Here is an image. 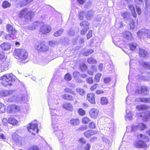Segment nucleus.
<instances>
[{
	"label": "nucleus",
	"instance_id": "f03ea898",
	"mask_svg": "<svg viewBox=\"0 0 150 150\" xmlns=\"http://www.w3.org/2000/svg\"><path fill=\"white\" fill-rule=\"evenodd\" d=\"M15 53L18 57L19 62L24 63H25L28 62L27 61H25L28 56V52L25 50L17 49L15 51Z\"/></svg>",
	"mask_w": 150,
	"mask_h": 150
},
{
	"label": "nucleus",
	"instance_id": "4468645a",
	"mask_svg": "<svg viewBox=\"0 0 150 150\" xmlns=\"http://www.w3.org/2000/svg\"><path fill=\"white\" fill-rule=\"evenodd\" d=\"M13 91L11 90H4L0 91V97H4L9 95L12 94L13 93Z\"/></svg>",
	"mask_w": 150,
	"mask_h": 150
},
{
	"label": "nucleus",
	"instance_id": "13d9d810",
	"mask_svg": "<svg viewBox=\"0 0 150 150\" xmlns=\"http://www.w3.org/2000/svg\"><path fill=\"white\" fill-rule=\"evenodd\" d=\"M12 137L14 141H16L17 140L18 138V135L17 134V131L13 134Z\"/></svg>",
	"mask_w": 150,
	"mask_h": 150
},
{
	"label": "nucleus",
	"instance_id": "a878e982",
	"mask_svg": "<svg viewBox=\"0 0 150 150\" xmlns=\"http://www.w3.org/2000/svg\"><path fill=\"white\" fill-rule=\"evenodd\" d=\"M135 127H136L137 129H138L139 130H143L146 128V125L143 123H141L137 126H133L132 129H134V128Z\"/></svg>",
	"mask_w": 150,
	"mask_h": 150
},
{
	"label": "nucleus",
	"instance_id": "412c9836",
	"mask_svg": "<svg viewBox=\"0 0 150 150\" xmlns=\"http://www.w3.org/2000/svg\"><path fill=\"white\" fill-rule=\"evenodd\" d=\"M136 102L150 103V98H137L135 99Z\"/></svg>",
	"mask_w": 150,
	"mask_h": 150
},
{
	"label": "nucleus",
	"instance_id": "de8ad7c7",
	"mask_svg": "<svg viewBox=\"0 0 150 150\" xmlns=\"http://www.w3.org/2000/svg\"><path fill=\"white\" fill-rule=\"evenodd\" d=\"M5 111V107L4 105L1 103H0V113L4 112Z\"/></svg>",
	"mask_w": 150,
	"mask_h": 150
},
{
	"label": "nucleus",
	"instance_id": "c9c22d12",
	"mask_svg": "<svg viewBox=\"0 0 150 150\" xmlns=\"http://www.w3.org/2000/svg\"><path fill=\"white\" fill-rule=\"evenodd\" d=\"M52 128L54 132H58V131L60 130L59 129V127H58V123H55L54 125L53 124H52Z\"/></svg>",
	"mask_w": 150,
	"mask_h": 150
},
{
	"label": "nucleus",
	"instance_id": "6ab92c4d",
	"mask_svg": "<svg viewBox=\"0 0 150 150\" xmlns=\"http://www.w3.org/2000/svg\"><path fill=\"white\" fill-rule=\"evenodd\" d=\"M63 108L67 110L70 111H73V108L72 105L70 103H66L63 104Z\"/></svg>",
	"mask_w": 150,
	"mask_h": 150
},
{
	"label": "nucleus",
	"instance_id": "c85d7f7f",
	"mask_svg": "<svg viewBox=\"0 0 150 150\" xmlns=\"http://www.w3.org/2000/svg\"><path fill=\"white\" fill-rule=\"evenodd\" d=\"M80 122L79 119H72L70 120V124L73 126H76L78 125Z\"/></svg>",
	"mask_w": 150,
	"mask_h": 150
},
{
	"label": "nucleus",
	"instance_id": "ea45409f",
	"mask_svg": "<svg viewBox=\"0 0 150 150\" xmlns=\"http://www.w3.org/2000/svg\"><path fill=\"white\" fill-rule=\"evenodd\" d=\"M56 134L59 140H61L63 137V134L62 131L61 130H59V131H58V132H57Z\"/></svg>",
	"mask_w": 150,
	"mask_h": 150
},
{
	"label": "nucleus",
	"instance_id": "49530a36",
	"mask_svg": "<svg viewBox=\"0 0 150 150\" xmlns=\"http://www.w3.org/2000/svg\"><path fill=\"white\" fill-rule=\"evenodd\" d=\"M33 0H26L23 1L22 2H21L20 3L21 5V6H24L28 4L29 3Z\"/></svg>",
	"mask_w": 150,
	"mask_h": 150
},
{
	"label": "nucleus",
	"instance_id": "f704fd0d",
	"mask_svg": "<svg viewBox=\"0 0 150 150\" xmlns=\"http://www.w3.org/2000/svg\"><path fill=\"white\" fill-rule=\"evenodd\" d=\"M80 26L84 28L89 29V23L86 21H83L80 23Z\"/></svg>",
	"mask_w": 150,
	"mask_h": 150
},
{
	"label": "nucleus",
	"instance_id": "e2e57ef3",
	"mask_svg": "<svg viewBox=\"0 0 150 150\" xmlns=\"http://www.w3.org/2000/svg\"><path fill=\"white\" fill-rule=\"evenodd\" d=\"M78 112L81 115H83L85 113V111L82 108H80L78 110Z\"/></svg>",
	"mask_w": 150,
	"mask_h": 150
},
{
	"label": "nucleus",
	"instance_id": "37998d69",
	"mask_svg": "<svg viewBox=\"0 0 150 150\" xmlns=\"http://www.w3.org/2000/svg\"><path fill=\"white\" fill-rule=\"evenodd\" d=\"M63 31V30L62 29H60L59 30L54 33V36L55 37H57L60 35L62 34Z\"/></svg>",
	"mask_w": 150,
	"mask_h": 150
},
{
	"label": "nucleus",
	"instance_id": "a211bd4d",
	"mask_svg": "<svg viewBox=\"0 0 150 150\" xmlns=\"http://www.w3.org/2000/svg\"><path fill=\"white\" fill-rule=\"evenodd\" d=\"M52 124L54 125L55 123L58 122V121L60 119V117L59 115H53L51 116Z\"/></svg>",
	"mask_w": 150,
	"mask_h": 150
},
{
	"label": "nucleus",
	"instance_id": "7ed1b4c3",
	"mask_svg": "<svg viewBox=\"0 0 150 150\" xmlns=\"http://www.w3.org/2000/svg\"><path fill=\"white\" fill-rule=\"evenodd\" d=\"M18 16L20 18L24 17L26 21H28L31 20L34 14L32 11H28L27 9L25 8L19 12Z\"/></svg>",
	"mask_w": 150,
	"mask_h": 150
},
{
	"label": "nucleus",
	"instance_id": "b1692460",
	"mask_svg": "<svg viewBox=\"0 0 150 150\" xmlns=\"http://www.w3.org/2000/svg\"><path fill=\"white\" fill-rule=\"evenodd\" d=\"M139 53V55L141 57H144L146 59L148 57V54L147 52L144 50L141 49H140Z\"/></svg>",
	"mask_w": 150,
	"mask_h": 150
},
{
	"label": "nucleus",
	"instance_id": "6e6552de",
	"mask_svg": "<svg viewBox=\"0 0 150 150\" xmlns=\"http://www.w3.org/2000/svg\"><path fill=\"white\" fill-rule=\"evenodd\" d=\"M20 107L16 105H9L7 108V111L9 113H14L20 111Z\"/></svg>",
	"mask_w": 150,
	"mask_h": 150
},
{
	"label": "nucleus",
	"instance_id": "8fccbe9b",
	"mask_svg": "<svg viewBox=\"0 0 150 150\" xmlns=\"http://www.w3.org/2000/svg\"><path fill=\"white\" fill-rule=\"evenodd\" d=\"M102 76V74L98 73L95 77V80L96 82H98L100 80V78Z\"/></svg>",
	"mask_w": 150,
	"mask_h": 150
},
{
	"label": "nucleus",
	"instance_id": "0eeeda50",
	"mask_svg": "<svg viewBox=\"0 0 150 150\" xmlns=\"http://www.w3.org/2000/svg\"><path fill=\"white\" fill-rule=\"evenodd\" d=\"M44 42H38L34 45L35 49L41 51L45 52L48 49V47L44 43Z\"/></svg>",
	"mask_w": 150,
	"mask_h": 150
},
{
	"label": "nucleus",
	"instance_id": "864d4df0",
	"mask_svg": "<svg viewBox=\"0 0 150 150\" xmlns=\"http://www.w3.org/2000/svg\"><path fill=\"white\" fill-rule=\"evenodd\" d=\"M88 62L90 64H96V61L93 58H89L87 60Z\"/></svg>",
	"mask_w": 150,
	"mask_h": 150
},
{
	"label": "nucleus",
	"instance_id": "0e129e2a",
	"mask_svg": "<svg viewBox=\"0 0 150 150\" xmlns=\"http://www.w3.org/2000/svg\"><path fill=\"white\" fill-rule=\"evenodd\" d=\"M84 13V12L83 11H81L80 12L78 17L80 20H82L83 19Z\"/></svg>",
	"mask_w": 150,
	"mask_h": 150
},
{
	"label": "nucleus",
	"instance_id": "2f4dec72",
	"mask_svg": "<svg viewBox=\"0 0 150 150\" xmlns=\"http://www.w3.org/2000/svg\"><path fill=\"white\" fill-rule=\"evenodd\" d=\"M93 13L94 12L93 11L91 10L89 11L86 13V18L88 20H90L93 16Z\"/></svg>",
	"mask_w": 150,
	"mask_h": 150
},
{
	"label": "nucleus",
	"instance_id": "aec40b11",
	"mask_svg": "<svg viewBox=\"0 0 150 150\" xmlns=\"http://www.w3.org/2000/svg\"><path fill=\"white\" fill-rule=\"evenodd\" d=\"M126 115L125 119L126 121H129L132 119V117L134 116L133 113L129 110L126 109Z\"/></svg>",
	"mask_w": 150,
	"mask_h": 150
},
{
	"label": "nucleus",
	"instance_id": "052dcab7",
	"mask_svg": "<svg viewBox=\"0 0 150 150\" xmlns=\"http://www.w3.org/2000/svg\"><path fill=\"white\" fill-rule=\"evenodd\" d=\"M94 52V51L91 49H89L87 51L85 52L84 54L85 56H88L91 54V53H93Z\"/></svg>",
	"mask_w": 150,
	"mask_h": 150
},
{
	"label": "nucleus",
	"instance_id": "9d476101",
	"mask_svg": "<svg viewBox=\"0 0 150 150\" xmlns=\"http://www.w3.org/2000/svg\"><path fill=\"white\" fill-rule=\"evenodd\" d=\"M149 88L145 86H142L140 89H137L136 90V92L138 94H140L143 95H146L149 94Z\"/></svg>",
	"mask_w": 150,
	"mask_h": 150
},
{
	"label": "nucleus",
	"instance_id": "a19ab883",
	"mask_svg": "<svg viewBox=\"0 0 150 150\" xmlns=\"http://www.w3.org/2000/svg\"><path fill=\"white\" fill-rule=\"evenodd\" d=\"M143 66L146 69L150 70V62H144L143 63Z\"/></svg>",
	"mask_w": 150,
	"mask_h": 150
},
{
	"label": "nucleus",
	"instance_id": "5fc2aeb1",
	"mask_svg": "<svg viewBox=\"0 0 150 150\" xmlns=\"http://www.w3.org/2000/svg\"><path fill=\"white\" fill-rule=\"evenodd\" d=\"M65 93H69L73 95H75V92L69 88H66L64 90Z\"/></svg>",
	"mask_w": 150,
	"mask_h": 150
},
{
	"label": "nucleus",
	"instance_id": "f3484780",
	"mask_svg": "<svg viewBox=\"0 0 150 150\" xmlns=\"http://www.w3.org/2000/svg\"><path fill=\"white\" fill-rule=\"evenodd\" d=\"M6 28L8 32L12 35H14L16 33L15 29L10 24L7 25Z\"/></svg>",
	"mask_w": 150,
	"mask_h": 150
},
{
	"label": "nucleus",
	"instance_id": "72a5a7b5",
	"mask_svg": "<svg viewBox=\"0 0 150 150\" xmlns=\"http://www.w3.org/2000/svg\"><path fill=\"white\" fill-rule=\"evenodd\" d=\"M75 31L76 32L79 31V29L78 28H76L75 30L71 29L69 30L68 32L69 34L71 36H73L75 35Z\"/></svg>",
	"mask_w": 150,
	"mask_h": 150
},
{
	"label": "nucleus",
	"instance_id": "f8f14e48",
	"mask_svg": "<svg viewBox=\"0 0 150 150\" xmlns=\"http://www.w3.org/2000/svg\"><path fill=\"white\" fill-rule=\"evenodd\" d=\"M24 97L23 95H20L18 97L17 96H13L9 98L8 100L9 102H12L16 101H21L24 100Z\"/></svg>",
	"mask_w": 150,
	"mask_h": 150
},
{
	"label": "nucleus",
	"instance_id": "20e7f679",
	"mask_svg": "<svg viewBox=\"0 0 150 150\" xmlns=\"http://www.w3.org/2000/svg\"><path fill=\"white\" fill-rule=\"evenodd\" d=\"M48 102L49 106L57 107L59 103L58 97L53 94L49 95L48 96Z\"/></svg>",
	"mask_w": 150,
	"mask_h": 150
},
{
	"label": "nucleus",
	"instance_id": "e433bc0d",
	"mask_svg": "<svg viewBox=\"0 0 150 150\" xmlns=\"http://www.w3.org/2000/svg\"><path fill=\"white\" fill-rule=\"evenodd\" d=\"M144 118L145 119V121H147L150 118V110L144 112Z\"/></svg>",
	"mask_w": 150,
	"mask_h": 150
},
{
	"label": "nucleus",
	"instance_id": "cd10ccee",
	"mask_svg": "<svg viewBox=\"0 0 150 150\" xmlns=\"http://www.w3.org/2000/svg\"><path fill=\"white\" fill-rule=\"evenodd\" d=\"M63 98L64 99L67 100L72 101L74 100V98L72 96L67 94L63 95Z\"/></svg>",
	"mask_w": 150,
	"mask_h": 150
},
{
	"label": "nucleus",
	"instance_id": "3c124183",
	"mask_svg": "<svg viewBox=\"0 0 150 150\" xmlns=\"http://www.w3.org/2000/svg\"><path fill=\"white\" fill-rule=\"evenodd\" d=\"M90 121L89 118L87 117H84L82 119V122L84 124H87Z\"/></svg>",
	"mask_w": 150,
	"mask_h": 150
},
{
	"label": "nucleus",
	"instance_id": "4be33fe9",
	"mask_svg": "<svg viewBox=\"0 0 150 150\" xmlns=\"http://www.w3.org/2000/svg\"><path fill=\"white\" fill-rule=\"evenodd\" d=\"M97 132L92 130H89L85 132L84 133L85 137L87 138H89L90 137L94 134H96Z\"/></svg>",
	"mask_w": 150,
	"mask_h": 150
},
{
	"label": "nucleus",
	"instance_id": "680f3d73",
	"mask_svg": "<svg viewBox=\"0 0 150 150\" xmlns=\"http://www.w3.org/2000/svg\"><path fill=\"white\" fill-rule=\"evenodd\" d=\"M28 150H40L38 147L36 146L33 145L30 147Z\"/></svg>",
	"mask_w": 150,
	"mask_h": 150
},
{
	"label": "nucleus",
	"instance_id": "39448f33",
	"mask_svg": "<svg viewBox=\"0 0 150 150\" xmlns=\"http://www.w3.org/2000/svg\"><path fill=\"white\" fill-rule=\"evenodd\" d=\"M7 58V56H6L3 50H0V61L1 62H3V65H1V66L0 67L1 68V69H0V72H1L5 71L8 65V63H6L5 61Z\"/></svg>",
	"mask_w": 150,
	"mask_h": 150
},
{
	"label": "nucleus",
	"instance_id": "6e6d98bb",
	"mask_svg": "<svg viewBox=\"0 0 150 150\" xmlns=\"http://www.w3.org/2000/svg\"><path fill=\"white\" fill-rule=\"evenodd\" d=\"M145 35L147 37V38L150 39V30H146L144 31V32Z\"/></svg>",
	"mask_w": 150,
	"mask_h": 150
},
{
	"label": "nucleus",
	"instance_id": "1a4fd4ad",
	"mask_svg": "<svg viewBox=\"0 0 150 150\" xmlns=\"http://www.w3.org/2000/svg\"><path fill=\"white\" fill-rule=\"evenodd\" d=\"M99 113V111L97 109L93 108L89 111V116L92 119H96L98 117Z\"/></svg>",
	"mask_w": 150,
	"mask_h": 150
},
{
	"label": "nucleus",
	"instance_id": "9b49d317",
	"mask_svg": "<svg viewBox=\"0 0 150 150\" xmlns=\"http://www.w3.org/2000/svg\"><path fill=\"white\" fill-rule=\"evenodd\" d=\"M51 28L50 25H45L42 26L40 29V32L43 34H46L51 31Z\"/></svg>",
	"mask_w": 150,
	"mask_h": 150
},
{
	"label": "nucleus",
	"instance_id": "c756f323",
	"mask_svg": "<svg viewBox=\"0 0 150 150\" xmlns=\"http://www.w3.org/2000/svg\"><path fill=\"white\" fill-rule=\"evenodd\" d=\"M110 125L104 127V129L106 130L108 132H112L113 131L114 129V125L112 123H110Z\"/></svg>",
	"mask_w": 150,
	"mask_h": 150
},
{
	"label": "nucleus",
	"instance_id": "69168bd1",
	"mask_svg": "<svg viewBox=\"0 0 150 150\" xmlns=\"http://www.w3.org/2000/svg\"><path fill=\"white\" fill-rule=\"evenodd\" d=\"M130 27L131 29H134L135 27L134 22L133 20L130 23Z\"/></svg>",
	"mask_w": 150,
	"mask_h": 150
},
{
	"label": "nucleus",
	"instance_id": "5701e85b",
	"mask_svg": "<svg viewBox=\"0 0 150 150\" xmlns=\"http://www.w3.org/2000/svg\"><path fill=\"white\" fill-rule=\"evenodd\" d=\"M136 107L137 109L141 110H144L150 108L149 106L146 105H137Z\"/></svg>",
	"mask_w": 150,
	"mask_h": 150
},
{
	"label": "nucleus",
	"instance_id": "dca6fc26",
	"mask_svg": "<svg viewBox=\"0 0 150 150\" xmlns=\"http://www.w3.org/2000/svg\"><path fill=\"white\" fill-rule=\"evenodd\" d=\"M87 100L91 103L94 104L96 103L95 95L93 93L88 94L87 96Z\"/></svg>",
	"mask_w": 150,
	"mask_h": 150
},
{
	"label": "nucleus",
	"instance_id": "473e14b6",
	"mask_svg": "<svg viewBox=\"0 0 150 150\" xmlns=\"http://www.w3.org/2000/svg\"><path fill=\"white\" fill-rule=\"evenodd\" d=\"M8 122L13 125H16L18 121L14 118L12 117L9 118L8 120Z\"/></svg>",
	"mask_w": 150,
	"mask_h": 150
},
{
	"label": "nucleus",
	"instance_id": "603ef678",
	"mask_svg": "<svg viewBox=\"0 0 150 150\" xmlns=\"http://www.w3.org/2000/svg\"><path fill=\"white\" fill-rule=\"evenodd\" d=\"M65 79L67 81H70L71 79V76L69 73H67L65 76Z\"/></svg>",
	"mask_w": 150,
	"mask_h": 150
},
{
	"label": "nucleus",
	"instance_id": "4d7b16f0",
	"mask_svg": "<svg viewBox=\"0 0 150 150\" xmlns=\"http://www.w3.org/2000/svg\"><path fill=\"white\" fill-rule=\"evenodd\" d=\"M80 68L82 71H85L87 68V66L84 64H82L80 66Z\"/></svg>",
	"mask_w": 150,
	"mask_h": 150
},
{
	"label": "nucleus",
	"instance_id": "4c0bfd02",
	"mask_svg": "<svg viewBox=\"0 0 150 150\" xmlns=\"http://www.w3.org/2000/svg\"><path fill=\"white\" fill-rule=\"evenodd\" d=\"M108 103L107 99L105 97H102L100 99V103L102 105H105Z\"/></svg>",
	"mask_w": 150,
	"mask_h": 150
},
{
	"label": "nucleus",
	"instance_id": "7c9ffc66",
	"mask_svg": "<svg viewBox=\"0 0 150 150\" xmlns=\"http://www.w3.org/2000/svg\"><path fill=\"white\" fill-rule=\"evenodd\" d=\"M124 37L126 39L130 40L132 38V35L130 32H126L123 34Z\"/></svg>",
	"mask_w": 150,
	"mask_h": 150
},
{
	"label": "nucleus",
	"instance_id": "423d86ee",
	"mask_svg": "<svg viewBox=\"0 0 150 150\" xmlns=\"http://www.w3.org/2000/svg\"><path fill=\"white\" fill-rule=\"evenodd\" d=\"M27 128L28 131L31 133L33 135H35L36 133H38L39 131L37 124L34 123L33 122H32L29 125L28 124L27 125Z\"/></svg>",
	"mask_w": 150,
	"mask_h": 150
},
{
	"label": "nucleus",
	"instance_id": "393cba45",
	"mask_svg": "<svg viewBox=\"0 0 150 150\" xmlns=\"http://www.w3.org/2000/svg\"><path fill=\"white\" fill-rule=\"evenodd\" d=\"M1 47L3 50H6L10 48L11 45L9 43L4 42L1 45Z\"/></svg>",
	"mask_w": 150,
	"mask_h": 150
},
{
	"label": "nucleus",
	"instance_id": "f257e3e1",
	"mask_svg": "<svg viewBox=\"0 0 150 150\" xmlns=\"http://www.w3.org/2000/svg\"><path fill=\"white\" fill-rule=\"evenodd\" d=\"M13 75L12 74H7L2 77L1 79L2 85L6 87L11 86L12 85L13 83L15 81L13 78Z\"/></svg>",
	"mask_w": 150,
	"mask_h": 150
},
{
	"label": "nucleus",
	"instance_id": "774afa93",
	"mask_svg": "<svg viewBox=\"0 0 150 150\" xmlns=\"http://www.w3.org/2000/svg\"><path fill=\"white\" fill-rule=\"evenodd\" d=\"M86 82L89 84H91L93 83V81L92 77H89L86 79Z\"/></svg>",
	"mask_w": 150,
	"mask_h": 150
},
{
	"label": "nucleus",
	"instance_id": "c03bdc74",
	"mask_svg": "<svg viewBox=\"0 0 150 150\" xmlns=\"http://www.w3.org/2000/svg\"><path fill=\"white\" fill-rule=\"evenodd\" d=\"M121 16L123 18L127 20L129 16V13L128 12H125V13H122L121 14Z\"/></svg>",
	"mask_w": 150,
	"mask_h": 150
},
{
	"label": "nucleus",
	"instance_id": "bb28decb",
	"mask_svg": "<svg viewBox=\"0 0 150 150\" xmlns=\"http://www.w3.org/2000/svg\"><path fill=\"white\" fill-rule=\"evenodd\" d=\"M128 8L131 11L132 16L134 18H136L137 17V14L135 11V8L133 5H130L129 6Z\"/></svg>",
	"mask_w": 150,
	"mask_h": 150
},
{
	"label": "nucleus",
	"instance_id": "a18cd8bd",
	"mask_svg": "<svg viewBox=\"0 0 150 150\" xmlns=\"http://www.w3.org/2000/svg\"><path fill=\"white\" fill-rule=\"evenodd\" d=\"M59 43V41L57 40H53L50 41L49 42V45L51 47L57 45Z\"/></svg>",
	"mask_w": 150,
	"mask_h": 150
},
{
	"label": "nucleus",
	"instance_id": "79ce46f5",
	"mask_svg": "<svg viewBox=\"0 0 150 150\" xmlns=\"http://www.w3.org/2000/svg\"><path fill=\"white\" fill-rule=\"evenodd\" d=\"M11 4L7 1H5L3 2L2 6L4 8H6L10 7Z\"/></svg>",
	"mask_w": 150,
	"mask_h": 150
},
{
	"label": "nucleus",
	"instance_id": "2eb2a0df",
	"mask_svg": "<svg viewBox=\"0 0 150 150\" xmlns=\"http://www.w3.org/2000/svg\"><path fill=\"white\" fill-rule=\"evenodd\" d=\"M135 146L138 148H145L147 146L146 143L141 140L136 141L134 143Z\"/></svg>",
	"mask_w": 150,
	"mask_h": 150
},
{
	"label": "nucleus",
	"instance_id": "58836bf2",
	"mask_svg": "<svg viewBox=\"0 0 150 150\" xmlns=\"http://www.w3.org/2000/svg\"><path fill=\"white\" fill-rule=\"evenodd\" d=\"M137 45L135 43H131L129 45L130 49L132 51H133L136 49Z\"/></svg>",
	"mask_w": 150,
	"mask_h": 150
},
{
	"label": "nucleus",
	"instance_id": "ddd939ff",
	"mask_svg": "<svg viewBox=\"0 0 150 150\" xmlns=\"http://www.w3.org/2000/svg\"><path fill=\"white\" fill-rule=\"evenodd\" d=\"M49 107L51 116L59 114V110L57 108V107L54 106Z\"/></svg>",
	"mask_w": 150,
	"mask_h": 150
},
{
	"label": "nucleus",
	"instance_id": "09e8293b",
	"mask_svg": "<svg viewBox=\"0 0 150 150\" xmlns=\"http://www.w3.org/2000/svg\"><path fill=\"white\" fill-rule=\"evenodd\" d=\"M76 91L81 96L84 95L85 93L84 90L81 88H78L76 89Z\"/></svg>",
	"mask_w": 150,
	"mask_h": 150
},
{
	"label": "nucleus",
	"instance_id": "338daca9",
	"mask_svg": "<svg viewBox=\"0 0 150 150\" xmlns=\"http://www.w3.org/2000/svg\"><path fill=\"white\" fill-rule=\"evenodd\" d=\"M89 128L91 129H94L96 127V124L94 122H92L89 124Z\"/></svg>",
	"mask_w": 150,
	"mask_h": 150
},
{
	"label": "nucleus",
	"instance_id": "bf43d9fd",
	"mask_svg": "<svg viewBox=\"0 0 150 150\" xmlns=\"http://www.w3.org/2000/svg\"><path fill=\"white\" fill-rule=\"evenodd\" d=\"M13 35H12L10 34L7 35L5 36V38L6 40H11L14 39Z\"/></svg>",
	"mask_w": 150,
	"mask_h": 150
}]
</instances>
